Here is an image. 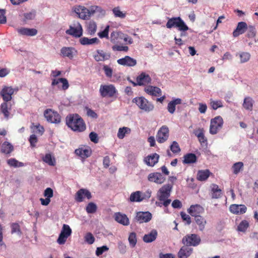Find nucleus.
Returning a JSON list of instances; mask_svg holds the SVG:
<instances>
[{
	"label": "nucleus",
	"instance_id": "nucleus-11",
	"mask_svg": "<svg viewBox=\"0 0 258 258\" xmlns=\"http://www.w3.org/2000/svg\"><path fill=\"white\" fill-rule=\"evenodd\" d=\"M131 82L134 86H146L151 83V78L148 74L143 72L137 77L136 82Z\"/></svg>",
	"mask_w": 258,
	"mask_h": 258
},
{
	"label": "nucleus",
	"instance_id": "nucleus-6",
	"mask_svg": "<svg viewBox=\"0 0 258 258\" xmlns=\"http://www.w3.org/2000/svg\"><path fill=\"white\" fill-rule=\"evenodd\" d=\"M223 119L221 116H217L212 118L210 121V133L215 135L221 130L223 125Z\"/></svg>",
	"mask_w": 258,
	"mask_h": 258
},
{
	"label": "nucleus",
	"instance_id": "nucleus-9",
	"mask_svg": "<svg viewBox=\"0 0 258 258\" xmlns=\"http://www.w3.org/2000/svg\"><path fill=\"white\" fill-rule=\"evenodd\" d=\"M169 136V130L167 125H162L158 131L156 138L158 143L162 144L167 141Z\"/></svg>",
	"mask_w": 258,
	"mask_h": 258
},
{
	"label": "nucleus",
	"instance_id": "nucleus-28",
	"mask_svg": "<svg viewBox=\"0 0 258 258\" xmlns=\"http://www.w3.org/2000/svg\"><path fill=\"white\" fill-rule=\"evenodd\" d=\"M144 90L147 93L152 96H160L161 93V90L159 88L152 86L146 87Z\"/></svg>",
	"mask_w": 258,
	"mask_h": 258
},
{
	"label": "nucleus",
	"instance_id": "nucleus-14",
	"mask_svg": "<svg viewBox=\"0 0 258 258\" xmlns=\"http://www.w3.org/2000/svg\"><path fill=\"white\" fill-rule=\"evenodd\" d=\"M148 180L150 182L162 184L165 181V178L161 173L154 172L148 175Z\"/></svg>",
	"mask_w": 258,
	"mask_h": 258
},
{
	"label": "nucleus",
	"instance_id": "nucleus-48",
	"mask_svg": "<svg viewBox=\"0 0 258 258\" xmlns=\"http://www.w3.org/2000/svg\"><path fill=\"white\" fill-rule=\"evenodd\" d=\"M112 12L115 17L124 18L126 16V14L121 11L119 7L114 8Z\"/></svg>",
	"mask_w": 258,
	"mask_h": 258
},
{
	"label": "nucleus",
	"instance_id": "nucleus-32",
	"mask_svg": "<svg viewBox=\"0 0 258 258\" xmlns=\"http://www.w3.org/2000/svg\"><path fill=\"white\" fill-rule=\"evenodd\" d=\"M210 173L208 169L199 170L197 175V179L199 181H205L210 176Z\"/></svg>",
	"mask_w": 258,
	"mask_h": 258
},
{
	"label": "nucleus",
	"instance_id": "nucleus-44",
	"mask_svg": "<svg viewBox=\"0 0 258 258\" xmlns=\"http://www.w3.org/2000/svg\"><path fill=\"white\" fill-rule=\"evenodd\" d=\"M239 56L241 63H244L248 61L250 58V54L248 52H241L236 54V56Z\"/></svg>",
	"mask_w": 258,
	"mask_h": 258
},
{
	"label": "nucleus",
	"instance_id": "nucleus-19",
	"mask_svg": "<svg viewBox=\"0 0 258 258\" xmlns=\"http://www.w3.org/2000/svg\"><path fill=\"white\" fill-rule=\"evenodd\" d=\"M117 62L119 64L127 67H134L137 64V60L127 55L117 59Z\"/></svg>",
	"mask_w": 258,
	"mask_h": 258
},
{
	"label": "nucleus",
	"instance_id": "nucleus-17",
	"mask_svg": "<svg viewBox=\"0 0 258 258\" xmlns=\"http://www.w3.org/2000/svg\"><path fill=\"white\" fill-rule=\"evenodd\" d=\"M93 57L97 61H104L108 60L110 58V53L105 52L103 50H97Z\"/></svg>",
	"mask_w": 258,
	"mask_h": 258
},
{
	"label": "nucleus",
	"instance_id": "nucleus-36",
	"mask_svg": "<svg viewBox=\"0 0 258 258\" xmlns=\"http://www.w3.org/2000/svg\"><path fill=\"white\" fill-rule=\"evenodd\" d=\"M254 103L253 100L250 97H246L244 99L243 107L248 111H251L253 109Z\"/></svg>",
	"mask_w": 258,
	"mask_h": 258
},
{
	"label": "nucleus",
	"instance_id": "nucleus-63",
	"mask_svg": "<svg viewBox=\"0 0 258 258\" xmlns=\"http://www.w3.org/2000/svg\"><path fill=\"white\" fill-rule=\"evenodd\" d=\"M108 247L107 246H102L101 247H97L96 250V254L97 256L101 255L104 252L108 250Z\"/></svg>",
	"mask_w": 258,
	"mask_h": 258
},
{
	"label": "nucleus",
	"instance_id": "nucleus-5",
	"mask_svg": "<svg viewBox=\"0 0 258 258\" xmlns=\"http://www.w3.org/2000/svg\"><path fill=\"white\" fill-rule=\"evenodd\" d=\"M99 93L102 97L112 98L117 94V90L112 84L101 85L99 89Z\"/></svg>",
	"mask_w": 258,
	"mask_h": 258
},
{
	"label": "nucleus",
	"instance_id": "nucleus-8",
	"mask_svg": "<svg viewBox=\"0 0 258 258\" xmlns=\"http://www.w3.org/2000/svg\"><path fill=\"white\" fill-rule=\"evenodd\" d=\"M18 90V87L13 88L11 86H4L0 92V95L5 102H9L12 99V95Z\"/></svg>",
	"mask_w": 258,
	"mask_h": 258
},
{
	"label": "nucleus",
	"instance_id": "nucleus-51",
	"mask_svg": "<svg viewBox=\"0 0 258 258\" xmlns=\"http://www.w3.org/2000/svg\"><path fill=\"white\" fill-rule=\"evenodd\" d=\"M170 149L174 154L179 153L181 151L180 148L176 141H173L172 143Z\"/></svg>",
	"mask_w": 258,
	"mask_h": 258
},
{
	"label": "nucleus",
	"instance_id": "nucleus-52",
	"mask_svg": "<svg viewBox=\"0 0 258 258\" xmlns=\"http://www.w3.org/2000/svg\"><path fill=\"white\" fill-rule=\"evenodd\" d=\"M35 16L36 13L34 11L24 13L23 21L26 22L28 21L33 20L35 18Z\"/></svg>",
	"mask_w": 258,
	"mask_h": 258
},
{
	"label": "nucleus",
	"instance_id": "nucleus-33",
	"mask_svg": "<svg viewBox=\"0 0 258 258\" xmlns=\"http://www.w3.org/2000/svg\"><path fill=\"white\" fill-rule=\"evenodd\" d=\"M205 131L203 128H200L195 133V135L198 137V140L201 144H206L207 139L204 135Z\"/></svg>",
	"mask_w": 258,
	"mask_h": 258
},
{
	"label": "nucleus",
	"instance_id": "nucleus-21",
	"mask_svg": "<svg viewBox=\"0 0 258 258\" xmlns=\"http://www.w3.org/2000/svg\"><path fill=\"white\" fill-rule=\"evenodd\" d=\"M247 25L244 22H240L238 23L236 28L233 32V36L234 37L243 34L247 30Z\"/></svg>",
	"mask_w": 258,
	"mask_h": 258
},
{
	"label": "nucleus",
	"instance_id": "nucleus-25",
	"mask_svg": "<svg viewBox=\"0 0 258 258\" xmlns=\"http://www.w3.org/2000/svg\"><path fill=\"white\" fill-rule=\"evenodd\" d=\"M17 32L22 35L33 36L37 34V30L35 28H21L17 29Z\"/></svg>",
	"mask_w": 258,
	"mask_h": 258
},
{
	"label": "nucleus",
	"instance_id": "nucleus-64",
	"mask_svg": "<svg viewBox=\"0 0 258 258\" xmlns=\"http://www.w3.org/2000/svg\"><path fill=\"white\" fill-rule=\"evenodd\" d=\"M29 141L30 143L31 147H35L36 146V144L38 142V139L35 135H32L30 136Z\"/></svg>",
	"mask_w": 258,
	"mask_h": 258
},
{
	"label": "nucleus",
	"instance_id": "nucleus-29",
	"mask_svg": "<svg viewBox=\"0 0 258 258\" xmlns=\"http://www.w3.org/2000/svg\"><path fill=\"white\" fill-rule=\"evenodd\" d=\"M197 161V157L194 153H187L184 155L183 163V164H192Z\"/></svg>",
	"mask_w": 258,
	"mask_h": 258
},
{
	"label": "nucleus",
	"instance_id": "nucleus-15",
	"mask_svg": "<svg viewBox=\"0 0 258 258\" xmlns=\"http://www.w3.org/2000/svg\"><path fill=\"white\" fill-rule=\"evenodd\" d=\"M135 218L140 223H146L151 220L152 214L149 212H138Z\"/></svg>",
	"mask_w": 258,
	"mask_h": 258
},
{
	"label": "nucleus",
	"instance_id": "nucleus-53",
	"mask_svg": "<svg viewBox=\"0 0 258 258\" xmlns=\"http://www.w3.org/2000/svg\"><path fill=\"white\" fill-rule=\"evenodd\" d=\"M76 154L82 157H88L90 156V153L88 149H78L75 150Z\"/></svg>",
	"mask_w": 258,
	"mask_h": 258
},
{
	"label": "nucleus",
	"instance_id": "nucleus-30",
	"mask_svg": "<svg viewBox=\"0 0 258 258\" xmlns=\"http://www.w3.org/2000/svg\"><path fill=\"white\" fill-rule=\"evenodd\" d=\"M157 231L152 230L150 233L145 234L143 237V241L146 243H150L154 241L157 238Z\"/></svg>",
	"mask_w": 258,
	"mask_h": 258
},
{
	"label": "nucleus",
	"instance_id": "nucleus-61",
	"mask_svg": "<svg viewBox=\"0 0 258 258\" xmlns=\"http://www.w3.org/2000/svg\"><path fill=\"white\" fill-rule=\"evenodd\" d=\"M113 51L127 52L128 50V47L127 46H122L119 45H113L112 47Z\"/></svg>",
	"mask_w": 258,
	"mask_h": 258
},
{
	"label": "nucleus",
	"instance_id": "nucleus-45",
	"mask_svg": "<svg viewBox=\"0 0 258 258\" xmlns=\"http://www.w3.org/2000/svg\"><path fill=\"white\" fill-rule=\"evenodd\" d=\"M7 163L9 166L14 167H22L24 165L23 162H19L15 158L8 160Z\"/></svg>",
	"mask_w": 258,
	"mask_h": 258
},
{
	"label": "nucleus",
	"instance_id": "nucleus-56",
	"mask_svg": "<svg viewBox=\"0 0 258 258\" xmlns=\"http://www.w3.org/2000/svg\"><path fill=\"white\" fill-rule=\"evenodd\" d=\"M60 233L69 237L72 234V229L68 225L63 224Z\"/></svg>",
	"mask_w": 258,
	"mask_h": 258
},
{
	"label": "nucleus",
	"instance_id": "nucleus-12",
	"mask_svg": "<svg viewBox=\"0 0 258 258\" xmlns=\"http://www.w3.org/2000/svg\"><path fill=\"white\" fill-rule=\"evenodd\" d=\"M74 25L75 27L70 26V28L66 31V33L75 37H80L83 34L82 27L79 22Z\"/></svg>",
	"mask_w": 258,
	"mask_h": 258
},
{
	"label": "nucleus",
	"instance_id": "nucleus-38",
	"mask_svg": "<svg viewBox=\"0 0 258 258\" xmlns=\"http://www.w3.org/2000/svg\"><path fill=\"white\" fill-rule=\"evenodd\" d=\"M73 48L69 47H63L61 50V54L63 57H68L70 59L73 57Z\"/></svg>",
	"mask_w": 258,
	"mask_h": 258
},
{
	"label": "nucleus",
	"instance_id": "nucleus-23",
	"mask_svg": "<svg viewBox=\"0 0 258 258\" xmlns=\"http://www.w3.org/2000/svg\"><path fill=\"white\" fill-rule=\"evenodd\" d=\"M193 249L188 247V246L184 245L181 247L178 252V257L179 258H187L192 253Z\"/></svg>",
	"mask_w": 258,
	"mask_h": 258
},
{
	"label": "nucleus",
	"instance_id": "nucleus-20",
	"mask_svg": "<svg viewBox=\"0 0 258 258\" xmlns=\"http://www.w3.org/2000/svg\"><path fill=\"white\" fill-rule=\"evenodd\" d=\"M188 213L193 217L200 216L204 211V209L200 205L196 204L190 206L187 210Z\"/></svg>",
	"mask_w": 258,
	"mask_h": 258
},
{
	"label": "nucleus",
	"instance_id": "nucleus-18",
	"mask_svg": "<svg viewBox=\"0 0 258 258\" xmlns=\"http://www.w3.org/2000/svg\"><path fill=\"white\" fill-rule=\"evenodd\" d=\"M159 155L155 153L148 155L144 159V162L149 166L153 167L158 163L159 159Z\"/></svg>",
	"mask_w": 258,
	"mask_h": 258
},
{
	"label": "nucleus",
	"instance_id": "nucleus-16",
	"mask_svg": "<svg viewBox=\"0 0 258 258\" xmlns=\"http://www.w3.org/2000/svg\"><path fill=\"white\" fill-rule=\"evenodd\" d=\"M84 197L90 199L92 197L91 192L86 189L81 188L76 194L75 199L77 202L80 203L83 201Z\"/></svg>",
	"mask_w": 258,
	"mask_h": 258
},
{
	"label": "nucleus",
	"instance_id": "nucleus-60",
	"mask_svg": "<svg viewBox=\"0 0 258 258\" xmlns=\"http://www.w3.org/2000/svg\"><path fill=\"white\" fill-rule=\"evenodd\" d=\"M84 238H85V242H86L87 243H88L89 244H93L95 241V238H94V236L90 232L87 233L85 235Z\"/></svg>",
	"mask_w": 258,
	"mask_h": 258
},
{
	"label": "nucleus",
	"instance_id": "nucleus-10",
	"mask_svg": "<svg viewBox=\"0 0 258 258\" xmlns=\"http://www.w3.org/2000/svg\"><path fill=\"white\" fill-rule=\"evenodd\" d=\"M44 115L47 121L53 123H59L61 121V116L56 111L51 109H47L44 112Z\"/></svg>",
	"mask_w": 258,
	"mask_h": 258
},
{
	"label": "nucleus",
	"instance_id": "nucleus-24",
	"mask_svg": "<svg viewBox=\"0 0 258 258\" xmlns=\"http://www.w3.org/2000/svg\"><path fill=\"white\" fill-rule=\"evenodd\" d=\"M114 219L118 223L123 225H128L130 224L129 219L125 214L119 212L115 213Z\"/></svg>",
	"mask_w": 258,
	"mask_h": 258
},
{
	"label": "nucleus",
	"instance_id": "nucleus-40",
	"mask_svg": "<svg viewBox=\"0 0 258 258\" xmlns=\"http://www.w3.org/2000/svg\"><path fill=\"white\" fill-rule=\"evenodd\" d=\"M141 198V192L140 191H137L131 194L130 197V201L132 202H140L143 200Z\"/></svg>",
	"mask_w": 258,
	"mask_h": 258
},
{
	"label": "nucleus",
	"instance_id": "nucleus-39",
	"mask_svg": "<svg viewBox=\"0 0 258 258\" xmlns=\"http://www.w3.org/2000/svg\"><path fill=\"white\" fill-rule=\"evenodd\" d=\"M123 35L121 32L113 31L110 34V40L112 43H117L119 42V38H121Z\"/></svg>",
	"mask_w": 258,
	"mask_h": 258
},
{
	"label": "nucleus",
	"instance_id": "nucleus-1",
	"mask_svg": "<svg viewBox=\"0 0 258 258\" xmlns=\"http://www.w3.org/2000/svg\"><path fill=\"white\" fill-rule=\"evenodd\" d=\"M66 121L68 126L75 132H82L86 128L83 119L77 114L68 115L66 118Z\"/></svg>",
	"mask_w": 258,
	"mask_h": 258
},
{
	"label": "nucleus",
	"instance_id": "nucleus-34",
	"mask_svg": "<svg viewBox=\"0 0 258 258\" xmlns=\"http://www.w3.org/2000/svg\"><path fill=\"white\" fill-rule=\"evenodd\" d=\"M14 150L13 146L8 142H5L1 146V152L5 154H10Z\"/></svg>",
	"mask_w": 258,
	"mask_h": 258
},
{
	"label": "nucleus",
	"instance_id": "nucleus-35",
	"mask_svg": "<svg viewBox=\"0 0 258 258\" xmlns=\"http://www.w3.org/2000/svg\"><path fill=\"white\" fill-rule=\"evenodd\" d=\"M59 83H61L62 84V89L64 90H66L68 89L69 87V84L68 80L66 78H59L58 79H53L51 85L55 86L59 84Z\"/></svg>",
	"mask_w": 258,
	"mask_h": 258
},
{
	"label": "nucleus",
	"instance_id": "nucleus-3",
	"mask_svg": "<svg viewBox=\"0 0 258 258\" xmlns=\"http://www.w3.org/2000/svg\"><path fill=\"white\" fill-rule=\"evenodd\" d=\"M166 26L168 29L177 28L180 31H185L188 30V26L179 17L168 18Z\"/></svg>",
	"mask_w": 258,
	"mask_h": 258
},
{
	"label": "nucleus",
	"instance_id": "nucleus-57",
	"mask_svg": "<svg viewBox=\"0 0 258 258\" xmlns=\"http://www.w3.org/2000/svg\"><path fill=\"white\" fill-rule=\"evenodd\" d=\"M109 30V26L107 25L103 31L99 32L98 33V36L100 38H106L107 39H108L109 38V35H108Z\"/></svg>",
	"mask_w": 258,
	"mask_h": 258
},
{
	"label": "nucleus",
	"instance_id": "nucleus-59",
	"mask_svg": "<svg viewBox=\"0 0 258 258\" xmlns=\"http://www.w3.org/2000/svg\"><path fill=\"white\" fill-rule=\"evenodd\" d=\"M128 241L130 245L132 247H134L137 243V236L135 232H132L130 233L128 237Z\"/></svg>",
	"mask_w": 258,
	"mask_h": 258
},
{
	"label": "nucleus",
	"instance_id": "nucleus-27",
	"mask_svg": "<svg viewBox=\"0 0 258 258\" xmlns=\"http://www.w3.org/2000/svg\"><path fill=\"white\" fill-rule=\"evenodd\" d=\"M181 103V99L180 98H176L170 101L167 105V110L171 113L173 114L175 112V107L176 105L180 104Z\"/></svg>",
	"mask_w": 258,
	"mask_h": 258
},
{
	"label": "nucleus",
	"instance_id": "nucleus-55",
	"mask_svg": "<svg viewBox=\"0 0 258 258\" xmlns=\"http://www.w3.org/2000/svg\"><path fill=\"white\" fill-rule=\"evenodd\" d=\"M86 210L89 214L94 213L97 210V206L93 203H89L86 206Z\"/></svg>",
	"mask_w": 258,
	"mask_h": 258
},
{
	"label": "nucleus",
	"instance_id": "nucleus-58",
	"mask_svg": "<svg viewBox=\"0 0 258 258\" xmlns=\"http://www.w3.org/2000/svg\"><path fill=\"white\" fill-rule=\"evenodd\" d=\"M103 70L104 72L105 76L108 78H111L112 76L113 70L112 69L107 65H104L103 67Z\"/></svg>",
	"mask_w": 258,
	"mask_h": 258
},
{
	"label": "nucleus",
	"instance_id": "nucleus-50",
	"mask_svg": "<svg viewBox=\"0 0 258 258\" xmlns=\"http://www.w3.org/2000/svg\"><path fill=\"white\" fill-rule=\"evenodd\" d=\"M210 104L214 110H216L218 108H221L223 107L222 102L221 100H213L212 99L210 100Z\"/></svg>",
	"mask_w": 258,
	"mask_h": 258
},
{
	"label": "nucleus",
	"instance_id": "nucleus-49",
	"mask_svg": "<svg viewBox=\"0 0 258 258\" xmlns=\"http://www.w3.org/2000/svg\"><path fill=\"white\" fill-rule=\"evenodd\" d=\"M8 102H5L1 105V112L4 114L5 117L8 118L10 115V112L8 110Z\"/></svg>",
	"mask_w": 258,
	"mask_h": 258
},
{
	"label": "nucleus",
	"instance_id": "nucleus-37",
	"mask_svg": "<svg viewBox=\"0 0 258 258\" xmlns=\"http://www.w3.org/2000/svg\"><path fill=\"white\" fill-rule=\"evenodd\" d=\"M195 220L196 223L199 226V230L200 231H203L207 223L205 219L201 216H198L195 217Z\"/></svg>",
	"mask_w": 258,
	"mask_h": 258
},
{
	"label": "nucleus",
	"instance_id": "nucleus-41",
	"mask_svg": "<svg viewBox=\"0 0 258 258\" xmlns=\"http://www.w3.org/2000/svg\"><path fill=\"white\" fill-rule=\"evenodd\" d=\"M243 163L242 162H238L234 163L232 166L233 173L234 174H237L241 170L243 169Z\"/></svg>",
	"mask_w": 258,
	"mask_h": 258
},
{
	"label": "nucleus",
	"instance_id": "nucleus-42",
	"mask_svg": "<svg viewBox=\"0 0 258 258\" xmlns=\"http://www.w3.org/2000/svg\"><path fill=\"white\" fill-rule=\"evenodd\" d=\"M131 129L127 127H123L119 128L117 133V137L119 139H122L125 136L131 133Z\"/></svg>",
	"mask_w": 258,
	"mask_h": 258
},
{
	"label": "nucleus",
	"instance_id": "nucleus-26",
	"mask_svg": "<svg viewBox=\"0 0 258 258\" xmlns=\"http://www.w3.org/2000/svg\"><path fill=\"white\" fill-rule=\"evenodd\" d=\"M210 194L212 199H219L221 197L222 191L216 184H212L210 190Z\"/></svg>",
	"mask_w": 258,
	"mask_h": 258
},
{
	"label": "nucleus",
	"instance_id": "nucleus-31",
	"mask_svg": "<svg viewBox=\"0 0 258 258\" xmlns=\"http://www.w3.org/2000/svg\"><path fill=\"white\" fill-rule=\"evenodd\" d=\"M80 42L82 45H86L98 44L100 42V40L97 37L89 39L87 37H84L80 39Z\"/></svg>",
	"mask_w": 258,
	"mask_h": 258
},
{
	"label": "nucleus",
	"instance_id": "nucleus-54",
	"mask_svg": "<svg viewBox=\"0 0 258 258\" xmlns=\"http://www.w3.org/2000/svg\"><path fill=\"white\" fill-rule=\"evenodd\" d=\"M247 36L248 38H253L256 35V30L254 26L252 25L247 26Z\"/></svg>",
	"mask_w": 258,
	"mask_h": 258
},
{
	"label": "nucleus",
	"instance_id": "nucleus-47",
	"mask_svg": "<svg viewBox=\"0 0 258 258\" xmlns=\"http://www.w3.org/2000/svg\"><path fill=\"white\" fill-rule=\"evenodd\" d=\"M43 161L50 166H54L55 163L54 159H52L50 154H46L42 158Z\"/></svg>",
	"mask_w": 258,
	"mask_h": 258
},
{
	"label": "nucleus",
	"instance_id": "nucleus-7",
	"mask_svg": "<svg viewBox=\"0 0 258 258\" xmlns=\"http://www.w3.org/2000/svg\"><path fill=\"white\" fill-rule=\"evenodd\" d=\"M201 241L200 237L196 234H187L182 239V243L186 246H197Z\"/></svg>",
	"mask_w": 258,
	"mask_h": 258
},
{
	"label": "nucleus",
	"instance_id": "nucleus-2",
	"mask_svg": "<svg viewBox=\"0 0 258 258\" xmlns=\"http://www.w3.org/2000/svg\"><path fill=\"white\" fill-rule=\"evenodd\" d=\"M172 186L169 184L162 186L157 192V199L159 202H156L158 206L167 207L170 204L171 200L169 199L171 192Z\"/></svg>",
	"mask_w": 258,
	"mask_h": 258
},
{
	"label": "nucleus",
	"instance_id": "nucleus-4",
	"mask_svg": "<svg viewBox=\"0 0 258 258\" xmlns=\"http://www.w3.org/2000/svg\"><path fill=\"white\" fill-rule=\"evenodd\" d=\"M133 102L136 104L138 107L146 112L152 111L154 105L144 97H137L133 99Z\"/></svg>",
	"mask_w": 258,
	"mask_h": 258
},
{
	"label": "nucleus",
	"instance_id": "nucleus-62",
	"mask_svg": "<svg viewBox=\"0 0 258 258\" xmlns=\"http://www.w3.org/2000/svg\"><path fill=\"white\" fill-rule=\"evenodd\" d=\"M12 233H21L20 226L19 224L14 223L11 224Z\"/></svg>",
	"mask_w": 258,
	"mask_h": 258
},
{
	"label": "nucleus",
	"instance_id": "nucleus-43",
	"mask_svg": "<svg viewBox=\"0 0 258 258\" xmlns=\"http://www.w3.org/2000/svg\"><path fill=\"white\" fill-rule=\"evenodd\" d=\"M97 29V25L96 23L93 21H90L88 23L87 25V32L88 33L91 35H94Z\"/></svg>",
	"mask_w": 258,
	"mask_h": 258
},
{
	"label": "nucleus",
	"instance_id": "nucleus-13",
	"mask_svg": "<svg viewBox=\"0 0 258 258\" xmlns=\"http://www.w3.org/2000/svg\"><path fill=\"white\" fill-rule=\"evenodd\" d=\"M74 12L83 20H88L90 18L89 10L84 6H77L74 9Z\"/></svg>",
	"mask_w": 258,
	"mask_h": 258
},
{
	"label": "nucleus",
	"instance_id": "nucleus-46",
	"mask_svg": "<svg viewBox=\"0 0 258 258\" xmlns=\"http://www.w3.org/2000/svg\"><path fill=\"white\" fill-rule=\"evenodd\" d=\"M249 227V223L247 220L241 221L237 227L238 231L245 232Z\"/></svg>",
	"mask_w": 258,
	"mask_h": 258
},
{
	"label": "nucleus",
	"instance_id": "nucleus-22",
	"mask_svg": "<svg viewBox=\"0 0 258 258\" xmlns=\"http://www.w3.org/2000/svg\"><path fill=\"white\" fill-rule=\"evenodd\" d=\"M246 207L244 205L233 204L230 206V211L231 212L236 214H242L246 212Z\"/></svg>",
	"mask_w": 258,
	"mask_h": 258
}]
</instances>
